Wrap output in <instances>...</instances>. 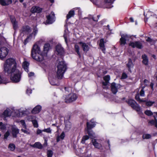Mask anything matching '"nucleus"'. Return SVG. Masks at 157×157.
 <instances>
[{
    "instance_id": "60",
    "label": "nucleus",
    "mask_w": 157,
    "mask_h": 157,
    "mask_svg": "<svg viewBox=\"0 0 157 157\" xmlns=\"http://www.w3.org/2000/svg\"><path fill=\"white\" fill-rule=\"evenodd\" d=\"M71 90V88H70L69 87H65V90L66 91H68V90Z\"/></svg>"
},
{
    "instance_id": "5",
    "label": "nucleus",
    "mask_w": 157,
    "mask_h": 157,
    "mask_svg": "<svg viewBox=\"0 0 157 157\" xmlns=\"http://www.w3.org/2000/svg\"><path fill=\"white\" fill-rule=\"evenodd\" d=\"M77 98V95L74 93H71L66 97L65 101L67 103L72 102L76 100Z\"/></svg>"
},
{
    "instance_id": "29",
    "label": "nucleus",
    "mask_w": 157,
    "mask_h": 157,
    "mask_svg": "<svg viewBox=\"0 0 157 157\" xmlns=\"http://www.w3.org/2000/svg\"><path fill=\"white\" fill-rule=\"evenodd\" d=\"M134 65L132 62V60L131 59H128V61L127 64V66L128 67V70L131 72V69L133 67Z\"/></svg>"
},
{
    "instance_id": "4",
    "label": "nucleus",
    "mask_w": 157,
    "mask_h": 157,
    "mask_svg": "<svg viewBox=\"0 0 157 157\" xmlns=\"http://www.w3.org/2000/svg\"><path fill=\"white\" fill-rule=\"evenodd\" d=\"M96 124L93 119L91 120L90 122H87L86 123L87 132L90 138L93 139L95 137L94 133L90 130L95 127Z\"/></svg>"
},
{
    "instance_id": "39",
    "label": "nucleus",
    "mask_w": 157,
    "mask_h": 157,
    "mask_svg": "<svg viewBox=\"0 0 157 157\" xmlns=\"http://www.w3.org/2000/svg\"><path fill=\"white\" fill-rule=\"evenodd\" d=\"M151 135L149 134L145 133L143 135V139H149L151 138Z\"/></svg>"
},
{
    "instance_id": "46",
    "label": "nucleus",
    "mask_w": 157,
    "mask_h": 157,
    "mask_svg": "<svg viewBox=\"0 0 157 157\" xmlns=\"http://www.w3.org/2000/svg\"><path fill=\"white\" fill-rule=\"evenodd\" d=\"M43 131L49 133H52V130L50 128H45L43 130Z\"/></svg>"
},
{
    "instance_id": "40",
    "label": "nucleus",
    "mask_w": 157,
    "mask_h": 157,
    "mask_svg": "<svg viewBox=\"0 0 157 157\" xmlns=\"http://www.w3.org/2000/svg\"><path fill=\"white\" fill-rule=\"evenodd\" d=\"M6 128V125L3 124L2 122H0V129L2 131H3Z\"/></svg>"
},
{
    "instance_id": "38",
    "label": "nucleus",
    "mask_w": 157,
    "mask_h": 157,
    "mask_svg": "<svg viewBox=\"0 0 157 157\" xmlns=\"http://www.w3.org/2000/svg\"><path fill=\"white\" fill-rule=\"evenodd\" d=\"M89 138V137L87 135L84 136L82 137L81 142L82 144H84L85 143V141Z\"/></svg>"
},
{
    "instance_id": "16",
    "label": "nucleus",
    "mask_w": 157,
    "mask_h": 157,
    "mask_svg": "<svg viewBox=\"0 0 157 157\" xmlns=\"http://www.w3.org/2000/svg\"><path fill=\"white\" fill-rule=\"evenodd\" d=\"M74 10H72L69 12L68 13L67 15V19L70 18L71 17L74 15L75 11L78 10V13H79V12L80 11V9L78 8H75L74 9Z\"/></svg>"
},
{
    "instance_id": "24",
    "label": "nucleus",
    "mask_w": 157,
    "mask_h": 157,
    "mask_svg": "<svg viewBox=\"0 0 157 157\" xmlns=\"http://www.w3.org/2000/svg\"><path fill=\"white\" fill-rule=\"evenodd\" d=\"M12 2V0H0V4L3 6L8 5Z\"/></svg>"
},
{
    "instance_id": "55",
    "label": "nucleus",
    "mask_w": 157,
    "mask_h": 157,
    "mask_svg": "<svg viewBox=\"0 0 157 157\" xmlns=\"http://www.w3.org/2000/svg\"><path fill=\"white\" fill-rule=\"evenodd\" d=\"M127 77V74L125 73H123L122 74V76L121 77V78L124 79L126 78Z\"/></svg>"
},
{
    "instance_id": "3",
    "label": "nucleus",
    "mask_w": 157,
    "mask_h": 157,
    "mask_svg": "<svg viewBox=\"0 0 157 157\" xmlns=\"http://www.w3.org/2000/svg\"><path fill=\"white\" fill-rule=\"evenodd\" d=\"M31 55L33 59L42 62L43 61L42 52L40 47L36 43L34 44L31 51Z\"/></svg>"
},
{
    "instance_id": "45",
    "label": "nucleus",
    "mask_w": 157,
    "mask_h": 157,
    "mask_svg": "<svg viewBox=\"0 0 157 157\" xmlns=\"http://www.w3.org/2000/svg\"><path fill=\"white\" fill-rule=\"evenodd\" d=\"M53 153V152L52 150H48L47 152V157H52Z\"/></svg>"
},
{
    "instance_id": "37",
    "label": "nucleus",
    "mask_w": 157,
    "mask_h": 157,
    "mask_svg": "<svg viewBox=\"0 0 157 157\" xmlns=\"http://www.w3.org/2000/svg\"><path fill=\"white\" fill-rule=\"evenodd\" d=\"M75 50L77 53L79 57H80L81 55L79 52V47L77 44H75Z\"/></svg>"
},
{
    "instance_id": "27",
    "label": "nucleus",
    "mask_w": 157,
    "mask_h": 157,
    "mask_svg": "<svg viewBox=\"0 0 157 157\" xmlns=\"http://www.w3.org/2000/svg\"><path fill=\"white\" fill-rule=\"evenodd\" d=\"M99 46L103 52L105 53V48L104 39H101L100 40Z\"/></svg>"
},
{
    "instance_id": "31",
    "label": "nucleus",
    "mask_w": 157,
    "mask_h": 157,
    "mask_svg": "<svg viewBox=\"0 0 157 157\" xmlns=\"http://www.w3.org/2000/svg\"><path fill=\"white\" fill-rule=\"evenodd\" d=\"M30 146L33 147L37 148L38 149H42V145L39 142H36L34 144L31 145Z\"/></svg>"
},
{
    "instance_id": "7",
    "label": "nucleus",
    "mask_w": 157,
    "mask_h": 157,
    "mask_svg": "<svg viewBox=\"0 0 157 157\" xmlns=\"http://www.w3.org/2000/svg\"><path fill=\"white\" fill-rule=\"evenodd\" d=\"M128 103L132 108L137 111L138 112H140L141 109L140 106L134 100L131 99L129 100L128 101Z\"/></svg>"
},
{
    "instance_id": "49",
    "label": "nucleus",
    "mask_w": 157,
    "mask_h": 157,
    "mask_svg": "<svg viewBox=\"0 0 157 157\" xmlns=\"http://www.w3.org/2000/svg\"><path fill=\"white\" fill-rule=\"evenodd\" d=\"M20 122L22 126V128L26 127V125L25 124V121L24 120H21L20 121Z\"/></svg>"
},
{
    "instance_id": "53",
    "label": "nucleus",
    "mask_w": 157,
    "mask_h": 157,
    "mask_svg": "<svg viewBox=\"0 0 157 157\" xmlns=\"http://www.w3.org/2000/svg\"><path fill=\"white\" fill-rule=\"evenodd\" d=\"M32 93V90L29 88H28L26 90V93L28 95H30Z\"/></svg>"
},
{
    "instance_id": "59",
    "label": "nucleus",
    "mask_w": 157,
    "mask_h": 157,
    "mask_svg": "<svg viewBox=\"0 0 157 157\" xmlns=\"http://www.w3.org/2000/svg\"><path fill=\"white\" fill-rule=\"evenodd\" d=\"M34 75V73L33 72H31L29 73L28 75L29 77H31L33 76Z\"/></svg>"
},
{
    "instance_id": "58",
    "label": "nucleus",
    "mask_w": 157,
    "mask_h": 157,
    "mask_svg": "<svg viewBox=\"0 0 157 157\" xmlns=\"http://www.w3.org/2000/svg\"><path fill=\"white\" fill-rule=\"evenodd\" d=\"M43 130H41L40 129H38L36 132V134H39L41 133H42V132H43Z\"/></svg>"
},
{
    "instance_id": "51",
    "label": "nucleus",
    "mask_w": 157,
    "mask_h": 157,
    "mask_svg": "<svg viewBox=\"0 0 157 157\" xmlns=\"http://www.w3.org/2000/svg\"><path fill=\"white\" fill-rule=\"evenodd\" d=\"M155 102L154 101H148L146 102V105L147 106H151Z\"/></svg>"
},
{
    "instance_id": "20",
    "label": "nucleus",
    "mask_w": 157,
    "mask_h": 157,
    "mask_svg": "<svg viewBox=\"0 0 157 157\" xmlns=\"http://www.w3.org/2000/svg\"><path fill=\"white\" fill-rule=\"evenodd\" d=\"M41 106L40 105H37L35 106L32 110V113L36 114L39 113L41 110Z\"/></svg>"
},
{
    "instance_id": "28",
    "label": "nucleus",
    "mask_w": 157,
    "mask_h": 157,
    "mask_svg": "<svg viewBox=\"0 0 157 157\" xmlns=\"http://www.w3.org/2000/svg\"><path fill=\"white\" fill-rule=\"evenodd\" d=\"M19 114V109H15L12 111V116L13 117H20Z\"/></svg>"
},
{
    "instance_id": "19",
    "label": "nucleus",
    "mask_w": 157,
    "mask_h": 157,
    "mask_svg": "<svg viewBox=\"0 0 157 157\" xmlns=\"http://www.w3.org/2000/svg\"><path fill=\"white\" fill-rule=\"evenodd\" d=\"M20 117H22L28 114L27 109L23 108L19 109Z\"/></svg>"
},
{
    "instance_id": "41",
    "label": "nucleus",
    "mask_w": 157,
    "mask_h": 157,
    "mask_svg": "<svg viewBox=\"0 0 157 157\" xmlns=\"http://www.w3.org/2000/svg\"><path fill=\"white\" fill-rule=\"evenodd\" d=\"M135 99L138 101L140 102H144L145 100L140 99L139 98V94L138 93L135 96Z\"/></svg>"
},
{
    "instance_id": "35",
    "label": "nucleus",
    "mask_w": 157,
    "mask_h": 157,
    "mask_svg": "<svg viewBox=\"0 0 157 157\" xmlns=\"http://www.w3.org/2000/svg\"><path fill=\"white\" fill-rule=\"evenodd\" d=\"M27 119L29 121H31L32 122L36 119L35 116L34 115L29 116L27 117Z\"/></svg>"
},
{
    "instance_id": "22",
    "label": "nucleus",
    "mask_w": 157,
    "mask_h": 157,
    "mask_svg": "<svg viewBox=\"0 0 157 157\" xmlns=\"http://www.w3.org/2000/svg\"><path fill=\"white\" fill-rule=\"evenodd\" d=\"M104 79L105 81V82H102L103 85L105 87H103L104 88H106V86L107 87V86L109 83V81L110 79V77L109 75H107L104 77Z\"/></svg>"
},
{
    "instance_id": "18",
    "label": "nucleus",
    "mask_w": 157,
    "mask_h": 157,
    "mask_svg": "<svg viewBox=\"0 0 157 157\" xmlns=\"http://www.w3.org/2000/svg\"><path fill=\"white\" fill-rule=\"evenodd\" d=\"M119 86L115 83L113 82L111 84V89L113 93L116 94L118 91V87Z\"/></svg>"
},
{
    "instance_id": "48",
    "label": "nucleus",
    "mask_w": 157,
    "mask_h": 157,
    "mask_svg": "<svg viewBox=\"0 0 157 157\" xmlns=\"http://www.w3.org/2000/svg\"><path fill=\"white\" fill-rule=\"evenodd\" d=\"M10 135V132L8 130L5 134L4 135V139H6Z\"/></svg>"
},
{
    "instance_id": "11",
    "label": "nucleus",
    "mask_w": 157,
    "mask_h": 157,
    "mask_svg": "<svg viewBox=\"0 0 157 157\" xmlns=\"http://www.w3.org/2000/svg\"><path fill=\"white\" fill-rule=\"evenodd\" d=\"M50 48L49 44H45L44 46L43 50L42 52V56L43 58V61L47 57L48 52Z\"/></svg>"
},
{
    "instance_id": "17",
    "label": "nucleus",
    "mask_w": 157,
    "mask_h": 157,
    "mask_svg": "<svg viewBox=\"0 0 157 157\" xmlns=\"http://www.w3.org/2000/svg\"><path fill=\"white\" fill-rule=\"evenodd\" d=\"M78 44L82 47L83 51L85 52H87L89 49V47L87 44L80 42Z\"/></svg>"
},
{
    "instance_id": "64",
    "label": "nucleus",
    "mask_w": 157,
    "mask_h": 157,
    "mask_svg": "<svg viewBox=\"0 0 157 157\" xmlns=\"http://www.w3.org/2000/svg\"><path fill=\"white\" fill-rule=\"evenodd\" d=\"M154 84L153 83H151L150 84L151 86L152 89H153V87Z\"/></svg>"
},
{
    "instance_id": "1",
    "label": "nucleus",
    "mask_w": 157,
    "mask_h": 157,
    "mask_svg": "<svg viewBox=\"0 0 157 157\" xmlns=\"http://www.w3.org/2000/svg\"><path fill=\"white\" fill-rule=\"evenodd\" d=\"M4 71L5 73L10 76V79L14 83L20 82L21 78L22 72L17 67L15 60L13 58L7 59L3 66Z\"/></svg>"
},
{
    "instance_id": "8",
    "label": "nucleus",
    "mask_w": 157,
    "mask_h": 157,
    "mask_svg": "<svg viewBox=\"0 0 157 157\" xmlns=\"http://www.w3.org/2000/svg\"><path fill=\"white\" fill-rule=\"evenodd\" d=\"M121 38L120 39V42L121 45H124L126 44V42L129 41L131 38V36L126 34H121Z\"/></svg>"
},
{
    "instance_id": "50",
    "label": "nucleus",
    "mask_w": 157,
    "mask_h": 157,
    "mask_svg": "<svg viewBox=\"0 0 157 157\" xmlns=\"http://www.w3.org/2000/svg\"><path fill=\"white\" fill-rule=\"evenodd\" d=\"M144 87L142 88V89L140 90V95L141 96L144 97L145 95L144 92Z\"/></svg>"
},
{
    "instance_id": "42",
    "label": "nucleus",
    "mask_w": 157,
    "mask_h": 157,
    "mask_svg": "<svg viewBox=\"0 0 157 157\" xmlns=\"http://www.w3.org/2000/svg\"><path fill=\"white\" fill-rule=\"evenodd\" d=\"M146 41L149 42L151 45H152L155 43V41L152 40L150 37H147L146 39Z\"/></svg>"
},
{
    "instance_id": "34",
    "label": "nucleus",
    "mask_w": 157,
    "mask_h": 157,
    "mask_svg": "<svg viewBox=\"0 0 157 157\" xmlns=\"http://www.w3.org/2000/svg\"><path fill=\"white\" fill-rule=\"evenodd\" d=\"M142 58L143 59V63L145 65L148 64V59L147 56L145 55H144L142 56Z\"/></svg>"
},
{
    "instance_id": "44",
    "label": "nucleus",
    "mask_w": 157,
    "mask_h": 157,
    "mask_svg": "<svg viewBox=\"0 0 157 157\" xmlns=\"http://www.w3.org/2000/svg\"><path fill=\"white\" fill-rule=\"evenodd\" d=\"M21 131L24 133L29 134V132L28 130L26 128H26H22L21 129Z\"/></svg>"
},
{
    "instance_id": "26",
    "label": "nucleus",
    "mask_w": 157,
    "mask_h": 157,
    "mask_svg": "<svg viewBox=\"0 0 157 157\" xmlns=\"http://www.w3.org/2000/svg\"><path fill=\"white\" fill-rule=\"evenodd\" d=\"M56 50L58 54L62 55L64 52L63 48L60 44L57 45L56 47Z\"/></svg>"
},
{
    "instance_id": "9",
    "label": "nucleus",
    "mask_w": 157,
    "mask_h": 157,
    "mask_svg": "<svg viewBox=\"0 0 157 157\" xmlns=\"http://www.w3.org/2000/svg\"><path fill=\"white\" fill-rule=\"evenodd\" d=\"M9 52L8 49L6 47H2L0 45V58L2 59L7 55Z\"/></svg>"
},
{
    "instance_id": "36",
    "label": "nucleus",
    "mask_w": 157,
    "mask_h": 157,
    "mask_svg": "<svg viewBox=\"0 0 157 157\" xmlns=\"http://www.w3.org/2000/svg\"><path fill=\"white\" fill-rule=\"evenodd\" d=\"M8 148L11 151H13L15 148V146L14 144H10L8 146Z\"/></svg>"
},
{
    "instance_id": "33",
    "label": "nucleus",
    "mask_w": 157,
    "mask_h": 157,
    "mask_svg": "<svg viewBox=\"0 0 157 157\" xmlns=\"http://www.w3.org/2000/svg\"><path fill=\"white\" fill-rule=\"evenodd\" d=\"M65 136V135L63 132H62L60 136H58L56 137V141L57 142H59L61 140L64 139Z\"/></svg>"
},
{
    "instance_id": "14",
    "label": "nucleus",
    "mask_w": 157,
    "mask_h": 157,
    "mask_svg": "<svg viewBox=\"0 0 157 157\" xmlns=\"http://www.w3.org/2000/svg\"><path fill=\"white\" fill-rule=\"evenodd\" d=\"M91 142L95 148L101 150H103V147L101 144L98 143L96 139L92 140L91 141Z\"/></svg>"
},
{
    "instance_id": "2",
    "label": "nucleus",
    "mask_w": 157,
    "mask_h": 157,
    "mask_svg": "<svg viewBox=\"0 0 157 157\" xmlns=\"http://www.w3.org/2000/svg\"><path fill=\"white\" fill-rule=\"evenodd\" d=\"M56 76L53 75L50 76L49 80L50 84L52 85L58 86L59 84V79H61L67 69V66L63 61L59 62L57 65Z\"/></svg>"
},
{
    "instance_id": "32",
    "label": "nucleus",
    "mask_w": 157,
    "mask_h": 157,
    "mask_svg": "<svg viewBox=\"0 0 157 157\" xmlns=\"http://www.w3.org/2000/svg\"><path fill=\"white\" fill-rule=\"evenodd\" d=\"M29 63L26 61H24L23 63V67L25 70L28 72L29 71Z\"/></svg>"
},
{
    "instance_id": "43",
    "label": "nucleus",
    "mask_w": 157,
    "mask_h": 157,
    "mask_svg": "<svg viewBox=\"0 0 157 157\" xmlns=\"http://www.w3.org/2000/svg\"><path fill=\"white\" fill-rule=\"evenodd\" d=\"M67 33H66V31L65 30V33L63 35V37L64 38V39H65V41L66 43H67V37L68 36V34L67 33Z\"/></svg>"
},
{
    "instance_id": "62",
    "label": "nucleus",
    "mask_w": 157,
    "mask_h": 157,
    "mask_svg": "<svg viewBox=\"0 0 157 157\" xmlns=\"http://www.w3.org/2000/svg\"><path fill=\"white\" fill-rule=\"evenodd\" d=\"M65 127L66 128H70L71 127V125L70 124L69 126H68L67 124H66L65 125Z\"/></svg>"
},
{
    "instance_id": "6",
    "label": "nucleus",
    "mask_w": 157,
    "mask_h": 157,
    "mask_svg": "<svg viewBox=\"0 0 157 157\" xmlns=\"http://www.w3.org/2000/svg\"><path fill=\"white\" fill-rule=\"evenodd\" d=\"M47 20L46 21V24H52L55 21V17L54 13L52 12L49 14L46 15Z\"/></svg>"
},
{
    "instance_id": "25",
    "label": "nucleus",
    "mask_w": 157,
    "mask_h": 157,
    "mask_svg": "<svg viewBox=\"0 0 157 157\" xmlns=\"http://www.w3.org/2000/svg\"><path fill=\"white\" fill-rule=\"evenodd\" d=\"M115 0H105V5L106 6V7L108 8H110L113 7L112 5V3Z\"/></svg>"
},
{
    "instance_id": "56",
    "label": "nucleus",
    "mask_w": 157,
    "mask_h": 157,
    "mask_svg": "<svg viewBox=\"0 0 157 157\" xmlns=\"http://www.w3.org/2000/svg\"><path fill=\"white\" fill-rule=\"evenodd\" d=\"M104 95L105 97H106L107 98H109L110 97V95L109 94H108L107 93H105L104 94Z\"/></svg>"
},
{
    "instance_id": "54",
    "label": "nucleus",
    "mask_w": 157,
    "mask_h": 157,
    "mask_svg": "<svg viewBox=\"0 0 157 157\" xmlns=\"http://www.w3.org/2000/svg\"><path fill=\"white\" fill-rule=\"evenodd\" d=\"M97 17L98 19H95L94 17H93L92 16H91V17L90 18H92V20H93V21H94V22H96L97 21H98V19L99 18L100 16L98 15Z\"/></svg>"
},
{
    "instance_id": "30",
    "label": "nucleus",
    "mask_w": 157,
    "mask_h": 157,
    "mask_svg": "<svg viewBox=\"0 0 157 157\" xmlns=\"http://www.w3.org/2000/svg\"><path fill=\"white\" fill-rule=\"evenodd\" d=\"M30 31L29 27L28 26H23L21 30L22 33H26L29 32Z\"/></svg>"
},
{
    "instance_id": "57",
    "label": "nucleus",
    "mask_w": 157,
    "mask_h": 157,
    "mask_svg": "<svg viewBox=\"0 0 157 157\" xmlns=\"http://www.w3.org/2000/svg\"><path fill=\"white\" fill-rule=\"evenodd\" d=\"M154 117L155 118V121L156 123H157V120L155 119V117H157V112H154Z\"/></svg>"
},
{
    "instance_id": "61",
    "label": "nucleus",
    "mask_w": 157,
    "mask_h": 157,
    "mask_svg": "<svg viewBox=\"0 0 157 157\" xmlns=\"http://www.w3.org/2000/svg\"><path fill=\"white\" fill-rule=\"evenodd\" d=\"M130 20L131 22H134V20L133 18L132 17H130Z\"/></svg>"
},
{
    "instance_id": "23",
    "label": "nucleus",
    "mask_w": 157,
    "mask_h": 157,
    "mask_svg": "<svg viewBox=\"0 0 157 157\" xmlns=\"http://www.w3.org/2000/svg\"><path fill=\"white\" fill-rule=\"evenodd\" d=\"M42 10V9L40 7L37 6H34L32 8L31 10V11L32 13H39Z\"/></svg>"
},
{
    "instance_id": "15",
    "label": "nucleus",
    "mask_w": 157,
    "mask_h": 157,
    "mask_svg": "<svg viewBox=\"0 0 157 157\" xmlns=\"http://www.w3.org/2000/svg\"><path fill=\"white\" fill-rule=\"evenodd\" d=\"M11 116H12V111L9 108H7L3 112L2 117H10Z\"/></svg>"
},
{
    "instance_id": "47",
    "label": "nucleus",
    "mask_w": 157,
    "mask_h": 157,
    "mask_svg": "<svg viewBox=\"0 0 157 157\" xmlns=\"http://www.w3.org/2000/svg\"><path fill=\"white\" fill-rule=\"evenodd\" d=\"M145 114L147 116H150L153 114L152 112L150 110H147L145 112Z\"/></svg>"
},
{
    "instance_id": "52",
    "label": "nucleus",
    "mask_w": 157,
    "mask_h": 157,
    "mask_svg": "<svg viewBox=\"0 0 157 157\" xmlns=\"http://www.w3.org/2000/svg\"><path fill=\"white\" fill-rule=\"evenodd\" d=\"M32 123L34 125V126L35 127L37 128L38 127V125L37 123V122L36 121V119L34 121H33V122H32Z\"/></svg>"
},
{
    "instance_id": "13",
    "label": "nucleus",
    "mask_w": 157,
    "mask_h": 157,
    "mask_svg": "<svg viewBox=\"0 0 157 157\" xmlns=\"http://www.w3.org/2000/svg\"><path fill=\"white\" fill-rule=\"evenodd\" d=\"M12 134L13 137L16 138L19 132V130L15 125L11 126Z\"/></svg>"
},
{
    "instance_id": "12",
    "label": "nucleus",
    "mask_w": 157,
    "mask_h": 157,
    "mask_svg": "<svg viewBox=\"0 0 157 157\" xmlns=\"http://www.w3.org/2000/svg\"><path fill=\"white\" fill-rule=\"evenodd\" d=\"M129 45L133 48H136L140 49L142 48V44L139 41L131 42L129 43Z\"/></svg>"
},
{
    "instance_id": "63",
    "label": "nucleus",
    "mask_w": 157,
    "mask_h": 157,
    "mask_svg": "<svg viewBox=\"0 0 157 157\" xmlns=\"http://www.w3.org/2000/svg\"><path fill=\"white\" fill-rule=\"evenodd\" d=\"M155 122V121L154 120H152V121H150L149 122L150 123L153 124Z\"/></svg>"
},
{
    "instance_id": "21",
    "label": "nucleus",
    "mask_w": 157,
    "mask_h": 157,
    "mask_svg": "<svg viewBox=\"0 0 157 157\" xmlns=\"http://www.w3.org/2000/svg\"><path fill=\"white\" fill-rule=\"evenodd\" d=\"M10 18L11 21L13 24V27L14 29L16 30L17 28V22L14 16H10Z\"/></svg>"
},
{
    "instance_id": "10",
    "label": "nucleus",
    "mask_w": 157,
    "mask_h": 157,
    "mask_svg": "<svg viewBox=\"0 0 157 157\" xmlns=\"http://www.w3.org/2000/svg\"><path fill=\"white\" fill-rule=\"evenodd\" d=\"M38 29L36 27L34 28L32 33L29 34L26 39L25 40V42L26 43L28 41L34 39L38 33Z\"/></svg>"
}]
</instances>
